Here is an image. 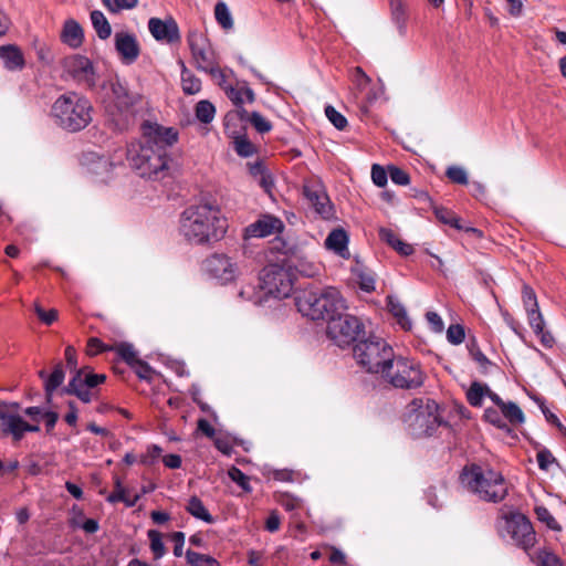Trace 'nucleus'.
Returning <instances> with one entry per match:
<instances>
[{
  "instance_id": "1",
  "label": "nucleus",
  "mask_w": 566,
  "mask_h": 566,
  "mask_svg": "<svg viewBox=\"0 0 566 566\" xmlns=\"http://www.w3.org/2000/svg\"><path fill=\"white\" fill-rule=\"evenodd\" d=\"M178 142V132L157 123L144 122L142 138L127 148V160L143 178L160 179L167 175L169 148Z\"/></svg>"
},
{
  "instance_id": "2",
  "label": "nucleus",
  "mask_w": 566,
  "mask_h": 566,
  "mask_svg": "<svg viewBox=\"0 0 566 566\" xmlns=\"http://www.w3.org/2000/svg\"><path fill=\"white\" fill-rule=\"evenodd\" d=\"M179 231L193 244L220 240L227 231V220L218 207L209 203L192 205L180 214Z\"/></svg>"
},
{
  "instance_id": "3",
  "label": "nucleus",
  "mask_w": 566,
  "mask_h": 566,
  "mask_svg": "<svg viewBox=\"0 0 566 566\" xmlns=\"http://www.w3.org/2000/svg\"><path fill=\"white\" fill-rule=\"evenodd\" d=\"M462 485L481 501L500 503L507 496V485L503 474L490 467L465 465L460 474Z\"/></svg>"
},
{
  "instance_id": "4",
  "label": "nucleus",
  "mask_w": 566,
  "mask_h": 566,
  "mask_svg": "<svg viewBox=\"0 0 566 566\" xmlns=\"http://www.w3.org/2000/svg\"><path fill=\"white\" fill-rule=\"evenodd\" d=\"M92 113L93 106L88 98L67 92L55 99L50 115L57 127L69 133H77L91 124Z\"/></svg>"
},
{
  "instance_id": "5",
  "label": "nucleus",
  "mask_w": 566,
  "mask_h": 566,
  "mask_svg": "<svg viewBox=\"0 0 566 566\" xmlns=\"http://www.w3.org/2000/svg\"><path fill=\"white\" fill-rule=\"evenodd\" d=\"M297 311L312 321L329 319L344 307V301L338 290H304L295 296Z\"/></svg>"
},
{
  "instance_id": "6",
  "label": "nucleus",
  "mask_w": 566,
  "mask_h": 566,
  "mask_svg": "<svg viewBox=\"0 0 566 566\" xmlns=\"http://www.w3.org/2000/svg\"><path fill=\"white\" fill-rule=\"evenodd\" d=\"M438 411L439 405L434 400L415 398L406 406L402 419L413 437H430L440 426L446 424Z\"/></svg>"
},
{
  "instance_id": "7",
  "label": "nucleus",
  "mask_w": 566,
  "mask_h": 566,
  "mask_svg": "<svg viewBox=\"0 0 566 566\" xmlns=\"http://www.w3.org/2000/svg\"><path fill=\"white\" fill-rule=\"evenodd\" d=\"M111 90L113 103L107 109L109 120L116 130H127L136 120V107L142 101V95L130 92L118 78L111 82Z\"/></svg>"
},
{
  "instance_id": "8",
  "label": "nucleus",
  "mask_w": 566,
  "mask_h": 566,
  "mask_svg": "<svg viewBox=\"0 0 566 566\" xmlns=\"http://www.w3.org/2000/svg\"><path fill=\"white\" fill-rule=\"evenodd\" d=\"M381 379L394 388L413 390L423 386L426 375L420 365L405 357H395L386 365L380 375Z\"/></svg>"
},
{
  "instance_id": "9",
  "label": "nucleus",
  "mask_w": 566,
  "mask_h": 566,
  "mask_svg": "<svg viewBox=\"0 0 566 566\" xmlns=\"http://www.w3.org/2000/svg\"><path fill=\"white\" fill-rule=\"evenodd\" d=\"M353 352L359 366L367 373L378 375H381L394 354L386 340L376 336L360 339L354 345Z\"/></svg>"
},
{
  "instance_id": "10",
  "label": "nucleus",
  "mask_w": 566,
  "mask_h": 566,
  "mask_svg": "<svg viewBox=\"0 0 566 566\" xmlns=\"http://www.w3.org/2000/svg\"><path fill=\"white\" fill-rule=\"evenodd\" d=\"M326 334L335 345L344 348L359 342L365 335V325L358 317L338 311L327 323Z\"/></svg>"
},
{
  "instance_id": "11",
  "label": "nucleus",
  "mask_w": 566,
  "mask_h": 566,
  "mask_svg": "<svg viewBox=\"0 0 566 566\" xmlns=\"http://www.w3.org/2000/svg\"><path fill=\"white\" fill-rule=\"evenodd\" d=\"M294 286L291 266L269 264L260 273V287L265 294L282 300L289 297Z\"/></svg>"
},
{
  "instance_id": "12",
  "label": "nucleus",
  "mask_w": 566,
  "mask_h": 566,
  "mask_svg": "<svg viewBox=\"0 0 566 566\" xmlns=\"http://www.w3.org/2000/svg\"><path fill=\"white\" fill-rule=\"evenodd\" d=\"M105 381V374H95L92 367L83 366L75 370L69 384L62 388V394L75 396L82 402L88 403L95 397V388Z\"/></svg>"
},
{
  "instance_id": "13",
  "label": "nucleus",
  "mask_w": 566,
  "mask_h": 566,
  "mask_svg": "<svg viewBox=\"0 0 566 566\" xmlns=\"http://www.w3.org/2000/svg\"><path fill=\"white\" fill-rule=\"evenodd\" d=\"M65 72L78 85L92 90L96 85L97 75L93 62L81 54H73L64 59Z\"/></svg>"
},
{
  "instance_id": "14",
  "label": "nucleus",
  "mask_w": 566,
  "mask_h": 566,
  "mask_svg": "<svg viewBox=\"0 0 566 566\" xmlns=\"http://www.w3.org/2000/svg\"><path fill=\"white\" fill-rule=\"evenodd\" d=\"M193 62L199 71L207 72L218 63L217 55L208 39L199 31L192 30L187 36Z\"/></svg>"
},
{
  "instance_id": "15",
  "label": "nucleus",
  "mask_w": 566,
  "mask_h": 566,
  "mask_svg": "<svg viewBox=\"0 0 566 566\" xmlns=\"http://www.w3.org/2000/svg\"><path fill=\"white\" fill-rule=\"evenodd\" d=\"M507 532L514 543L525 552L536 543V534L531 521L523 514H514L506 521Z\"/></svg>"
},
{
  "instance_id": "16",
  "label": "nucleus",
  "mask_w": 566,
  "mask_h": 566,
  "mask_svg": "<svg viewBox=\"0 0 566 566\" xmlns=\"http://www.w3.org/2000/svg\"><path fill=\"white\" fill-rule=\"evenodd\" d=\"M205 269L211 276L226 284L235 279L238 265L231 259L221 253H214L205 261Z\"/></svg>"
},
{
  "instance_id": "17",
  "label": "nucleus",
  "mask_w": 566,
  "mask_h": 566,
  "mask_svg": "<svg viewBox=\"0 0 566 566\" xmlns=\"http://www.w3.org/2000/svg\"><path fill=\"white\" fill-rule=\"evenodd\" d=\"M114 44L120 61L130 65L138 59L140 54V46L137 42L136 35L129 32H116L114 35Z\"/></svg>"
},
{
  "instance_id": "18",
  "label": "nucleus",
  "mask_w": 566,
  "mask_h": 566,
  "mask_svg": "<svg viewBox=\"0 0 566 566\" xmlns=\"http://www.w3.org/2000/svg\"><path fill=\"white\" fill-rule=\"evenodd\" d=\"M284 230V223L281 219L264 214L244 229V238H265L274 233H281Z\"/></svg>"
},
{
  "instance_id": "19",
  "label": "nucleus",
  "mask_w": 566,
  "mask_h": 566,
  "mask_svg": "<svg viewBox=\"0 0 566 566\" xmlns=\"http://www.w3.org/2000/svg\"><path fill=\"white\" fill-rule=\"evenodd\" d=\"M148 29L157 41H164L167 43H176L180 41L179 28L172 18L167 20L150 18L148 21Z\"/></svg>"
},
{
  "instance_id": "20",
  "label": "nucleus",
  "mask_w": 566,
  "mask_h": 566,
  "mask_svg": "<svg viewBox=\"0 0 566 566\" xmlns=\"http://www.w3.org/2000/svg\"><path fill=\"white\" fill-rule=\"evenodd\" d=\"M240 119L241 122H249L254 129L260 134L269 133L272 129V124L264 118L259 112L249 113L245 108L229 112L224 117V126L230 134V123Z\"/></svg>"
},
{
  "instance_id": "21",
  "label": "nucleus",
  "mask_w": 566,
  "mask_h": 566,
  "mask_svg": "<svg viewBox=\"0 0 566 566\" xmlns=\"http://www.w3.org/2000/svg\"><path fill=\"white\" fill-rule=\"evenodd\" d=\"M304 196L314 207L315 211L324 219L333 216V205L329 197L321 186H305Z\"/></svg>"
},
{
  "instance_id": "22",
  "label": "nucleus",
  "mask_w": 566,
  "mask_h": 566,
  "mask_svg": "<svg viewBox=\"0 0 566 566\" xmlns=\"http://www.w3.org/2000/svg\"><path fill=\"white\" fill-rule=\"evenodd\" d=\"M348 233L343 228L333 229L325 239V248L340 258L348 259Z\"/></svg>"
},
{
  "instance_id": "23",
  "label": "nucleus",
  "mask_w": 566,
  "mask_h": 566,
  "mask_svg": "<svg viewBox=\"0 0 566 566\" xmlns=\"http://www.w3.org/2000/svg\"><path fill=\"white\" fill-rule=\"evenodd\" d=\"M39 377L44 380V392L46 401L52 400L54 391L63 384L65 371L61 361H59L50 375L44 369L39 371Z\"/></svg>"
},
{
  "instance_id": "24",
  "label": "nucleus",
  "mask_w": 566,
  "mask_h": 566,
  "mask_svg": "<svg viewBox=\"0 0 566 566\" xmlns=\"http://www.w3.org/2000/svg\"><path fill=\"white\" fill-rule=\"evenodd\" d=\"M0 59L8 71H21L25 66V60L21 49L14 44L0 46Z\"/></svg>"
},
{
  "instance_id": "25",
  "label": "nucleus",
  "mask_w": 566,
  "mask_h": 566,
  "mask_svg": "<svg viewBox=\"0 0 566 566\" xmlns=\"http://www.w3.org/2000/svg\"><path fill=\"white\" fill-rule=\"evenodd\" d=\"M84 32L81 24L74 19L64 22L61 31V41L72 49H77L83 44Z\"/></svg>"
},
{
  "instance_id": "26",
  "label": "nucleus",
  "mask_w": 566,
  "mask_h": 566,
  "mask_svg": "<svg viewBox=\"0 0 566 566\" xmlns=\"http://www.w3.org/2000/svg\"><path fill=\"white\" fill-rule=\"evenodd\" d=\"M379 238L403 256L413 253L412 245L401 241L391 229L380 228Z\"/></svg>"
},
{
  "instance_id": "27",
  "label": "nucleus",
  "mask_w": 566,
  "mask_h": 566,
  "mask_svg": "<svg viewBox=\"0 0 566 566\" xmlns=\"http://www.w3.org/2000/svg\"><path fill=\"white\" fill-rule=\"evenodd\" d=\"M139 495L136 494L133 497L127 495L126 489L123 486L122 481L118 476H115L114 481V491L106 497V501L115 504L117 502H123L127 507H133L139 500Z\"/></svg>"
},
{
  "instance_id": "28",
  "label": "nucleus",
  "mask_w": 566,
  "mask_h": 566,
  "mask_svg": "<svg viewBox=\"0 0 566 566\" xmlns=\"http://www.w3.org/2000/svg\"><path fill=\"white\" fill-rule=\"evenodd\" d=\"M186 511L197 520H201L208 524L214 523V517L209 513L201 499L192 495L186 505Z\"/></svg>"
},
{
  "instance_id": "29",
  "label": "nucleus",
  "mask_w": 566,
  "mask_h": 566,
  "mask_svg": "<svg viewBox=\"0 0 566 566\" xmlns=\"http://www.w3.org/2000/svg\"><path fill=\"white\" fill-rule=\"evenodd\" d=\"M181 66V87L186 95H195L201 91V81L190 70L187 69L184 61H179Z\"/></svg>"
},
{
  "instance_id": "30",
  "label": "nucleus",
  "mask_w": 566,
  "mask_h": 566,
  "mask_svg": "<svg viewBox=\"0 0 566 566\" xmlns=\"http://www.w3.org/2000/svg\"><path fill=\"white\" fill-rule=\"evenodd\" d=\"M91 22L101 40H106L111 36L112 27L102 11L93 10L91 12Z\"/></svg>"
},
{
  "instance_id": "31",
  "label": "nucleus",
  "mask_w": 566,
  "mask_h": 566,
  "mask_svg": "<svg viewBox=\"0 0 566 566\" xmlns=\"http://www.w3.org/2000/svg\"><path fill=\"white\" fill-rule=\"evenodd\" d=\"M387 306L389 312L397 318L398 324L405 329H410L411 323L408 319L405 306L394 296H387Z\"/></svg>"
},
{
  "instance_id": "32",
  "label": "nucleus",
  "mask_w": 566,
  "mask_h": 566,
  "mask_svg": "<svg viewBox=\"0 0 566 566\" xmlns=\"http://www.w3.org/2000/svg\"><path fill=\"white\" fill-rule=\"evenodd\" d=\"M433 209V213L436 218L443 224H448L457 230H462L463 227L460 223V218L450 209L436 206L434 203L431 206Z\"/></svg>"
},
{
  "instance_id": "33",
  "label": "nucleus",
  "mask_w": 566,
  "mask_h": 566,
  "mask_svg": "<svg viewBox=\"0 0 566 566\" xmlns=\"http://www.w3.org/2000/svg\"><path fill=\"white\" fill-rule=\"evenodd\" d=\"M391 19L397 25L399 33L406 32L407 11L402 0H390Z\"/></svg>"
},
{
  "instance_id": "34",
  "label": "nucleus",
  "mask_w": 566,
  "mask_h": 566,
  "mask_svg": "<svg viewBox=\"0 0 566 566\" xmlns=\"http://www.w3.org/2000/svg\"><path fill=\"white\" fill-rule=\"evenodd\" d=\"M489 391L488 385L473 381L467 391V400L472 407H481L483 398Z\"/></svg>"
},
{
  "instance_id": "35",
  "label": "nucleus",
  "mask_w": 566,
  "mask_h": 566,
  "mask_svg": "<svg viewBox=\"0 0 566 566\" xmlns=\"http://www.w3.org/2000/svg\"><path fill=\"white\" fill-rule=\"evenodd\" d=\"M186 560L189 566H221L214 557L191 549L186 552Z\"/></svg>"
},
{
  "instance_id": "36",
  "label": "nucleus",
  "mask_w": 566,
  "mask_h": 566,
  "mask_svg": "<svg viewBox=\"0 0 566 566\" xmlns=\"http://www.w3.org/2000/svg\"><path fill=\"white\" fill-rule=\"evenodd\" d=\"M195 114L199 122L209 124L214 118L216 107L211 102L202 99L197 103Z\"/></svg>"
},
{
  "instance_id": "37",
  "label": "nucleus",
  "mask_w": 566,
  "mask_h": 566,
  "mask_svg": "<svg viewBox=\"0 0 566 566\" xmlns=\"http://www.w3.org/2000/svg\"><path fill=\"white\" fill-rule=\"evenodd\" d=\"M233 145L240 157L248 158L256 153V147L244 135L234 136Z\"/></svg>"
},
{
  "instance_id": "38",
  "label": "nucleus",
  "mask_w": 566,
  "mask_h": 566,
  "mask_svg": "<svg viewBox=\"0 0 566 566\" xmlns=\"http://www.w3.org/2000/svg\"><path fill=\"white\" fill-rule=\"evenodd\" d=\"M500 410L512 424H520L525 420L522 409L515 402H506Z\"/></svg>"
},
{
  "instance_id": "39",
  "label": "nucleus",
  "mask_w": 566,
  "mask_h": 566,
  "mask_svg": "<svg viewBox=\"0 0 566 566\" xmlns=\"http://www.w3.org/2000/svg\"><path fill=\"white\" fill-rule=\"evenodd\" d=\"M354 273L357 277V283L360 287V290L367 292V293H370L373 291H375V276H374V273L366 270V269H360V268H357L354 270Z\"/></svg>"
},
{
  "instance_id": "40",
  "label": "nucleus",
  "mask_w": 566,
  "mask_h": 566,
  "mask_svg": "<svg viewBox=\"0 0 566 566\" xmlns=\"http://www.w3.org/2000/svg\"><path fill=\"white\" fill-rule=\"evenodd\" d=\"M148 538L150 541V551L155 559H160L166 554V547L163 542L161 533L157 530H149Z\"/></svg>"
},
{
  "instance_id": "41",
  "label": "nucleus",
  "mask_w": 566,
  "mask_h": 566,
  "mask_svg": "<svg viewBox=\"0 0 566 566\" xmlns=\"http://www.w3.org/2000/svg\"><path fill=\"white\" fill-rule=\"evenodd\" d=\"M214 17L217 22L226 30L233 28V19L227 4L222 1L218 2L214 7Z\"/></svg>"
},
{
  "instance_id": "42",
  "label": "nucleus",
  "mask_w": 566,
  "mask_h": 566,
  "mask_svg": "<svg viewBox=\"0 0 566 566\" xmlns=\"http://www.w3.org/2000/svg\"><path fill=\"white\" fill-rule=\"evenodd\" d=\"M535 515L537 520L544 523L549 530L559 532L562 531V526L555 520V517L551 514L547 507L543 505L535 506L534 509Z\"/></svg>"
},
{
  "instance_id": "43",
  "label": "nucleus",
  "mask_w": 566,
  "mask_h": 566,
  "mask_svg": "<svg viewBox=\"0 0 566 566\" xmlns=\"http://www.w3.org/2000/svg\"><path fill=\"white\" fill-rule=\"evenodd\" d=\"M103 6L111 13H118L123 10H132L137 7L138 0H101Z\"/></svg>"
},
{
  "instance_id": "44",
  "label": "nucleus",
  "mask_w": 566,
  "mask_h": 566,
  "mask_svg": "<svg viewBox=\"0 0 566 566\" xmlns=\"http://www.w3.org/2000/svg\"><path fill=\"white\" fill-rule=\"evenodd\" d=\"M113 350H115L117 355L129 366L136 364V360L138 359L134 346L129 343H120L113 347Z\"/></svg>"
},
{
  "instance_id": "45",
  "label": "nucleus",
  "mask_w": 566,
  "mask_h": 566,
  "mask_svg": "<svg viewBox=\"0 0 566 566\" xmlns=\"http://www.w3.org/2000/svg\"><path fill=\"white\" fill-rule=\"evenodd\" d=\"M468 350L473 360H475L481 367L485 368L491 365L489 358L482 353L475 337H471L468 342Z\"/></svg>"
},
{
  "instance_id": "46",
  "label": "nucleus",
  "mask_w": 566,
  "mask_h": 566,
  "mask_svg": "<svg viewBox=\"0 0 566 566\" xmlns=\"http://www.w3.org/2000/svg\"><path fill=\"white\" fill-rule=\"evenodd\" d=\"M446 176L453 184L463 186L469 184L468 174L465 169L460 166L448 167L446 170Z\"/></svg>"
},
{
  "instance_id": "47",
  "label": "nucleus",
  "mask_w": 566,
  "mask_h": 566,
  "mask_svg": "<svg viewBox=\"0 0 566 566\" xmlns=\"http://www.w3.org/2000/svg\"><path fill=\"white\" fill-rule=\"evenodd\" d=\"M229 478L235 482L243 491L251 492L250 478L239 468L231 467L228 471Z\"/></svg>"
},
{
  "instance_id": "48",
  "label": "nucleus",
  "mask_w": 566,
  "mask_h": 566,
  "mask_svg": "<svg viewBox=\"0 0 566 566\" xmlns=\"http://www.w3.org/2000/svg\"><path fill=\"white\" fill-rule=\"evenodd\" d=\"M295 270L303 276L313 277L318 274L319 266L305 259H298L294 264Z\"/></svg>"
},
{
  "instance_id": "49",
  "label": "nucleus",
  "mask_w": 566,
  "mask_h": 566,
  "mask_svg": "<svg viewBox=\"0 0 566 566\" xmlns=\"http://www.w3.org/2000/svg\"><path fill=\"white\" fill-rule=\"evenodd\" d=\"M538 566H563L562 559L546 548L537 552Z\"/></svg>"
},
{
  "instance_id": "50",
  "label": "nucleus",
  "mask_w": 566,
  "mask_h": 566,
  "mask_svg": "<svg viewBox=\"0 0 566 566\" xmlns=\"http://www.w3.org/2000/svg\"><path fill=\"white\" fill-rule=\"evenodd\" d=\"M325 115L337 129L343 130L346 128L348 124L346 117L336 111L332 105H327L325 107Z\"/></svg>"
},
{
  "instance_id": "51",
  "label": "nucleus",
  "mask_w": 566,
  "mask_h": 566,
  "mask_svg": "<svg viewBox=\"0 0 566 566\" xmlns=\"http://www.w3.org/2000/svg\"><path fill=\"white\" fill-rule=\"evenodd\" d=\"M522 300L526 312L532 311L533 308H539L536 294L534 290L527 284L523 285Z\"/></svg>"
},
{
  "instance_id": "52",
  "label": "nucleus",
  "mask_w": 566,
  "mask_h": 566,
  "mask_svg": "<svg viewBox=\"0 0 566 566\" xmlns=\"http://www.w3.org/2000/svg\"><path fill=\"white\" fill-rule=\"evenodd\" d=\"M276 502L286 511H294L301 507V500L290 493H279Z\"/></svg>"
},
{
  "instance_id": "53",
  "label": "nucleus",
  "mask_w": 566,
  "mask_h": 566,
  "mask_svg": "<svg viewBox=\"0 0 566 566\" xmlns=\"http://www.w3.org/2000/svg\"><path fill=\"white\" fill-rule=\"evenodd\" d=\"M388 174L391 179V181L399 186H406L410 182V176L409 174L394 165L388 166Z\"/></svg>"
},
{
  "instance_id": "54",
  "label": "nucleus",
  "mask_w": 566,
  "mask_h": 566,
  "mask_svg": "<svg viewBox=\"0 0 566 566\" xmlns=\"http://www.w3.org/2000/svg\"><path fill=\"white\" fill-rule=\"evenodd\" d=\"M448 342L452 345H460L465 338V331L461 324H452L447 329Z\"/></svg>"
},
{
  "instance_id": "55",
  "label": "nucleus",
  "mask_w": 566,
  "mask_h": 566,
  "mask_svg": "<svg viewBox=\"0 0 566 566\" xmlns=\"http://www.w3.org/2000/svg\"><path fill=\"white\" fill-rule=\"evenodd\" d=\"M526 314L528 324L533 329L534 334L541 333L542 328L545 327V322L539 308H533L532 311L526 312Z\"/></svg>"
},
{
  "instance_id": "56",
  "label": "nucleus",
  "mask_w": 566,
  "mask_h": 566,
  "mask_svg": "<svg viewBox=\"0 0 566 566\" xmlns=\"http://www.w3.org/2000/svg\"><path fill=\"white\" fill-rule=\"evenodd\" d=\"M483 417H484L485 421H488L489 423L495 426L499 429L507 428L505 421L503 420L502 412L496 410V409L488 408L484 411V416Z\"/></svg>"
},
{
  "instance_id": "57",
  "label": "nucleus",
  "mask_w": 566,
  "mask_h": 566,
  "mask_svg": "<svg viewBox=\"0 0 566 566\" xmlns=\"http://www.w3.org/2000/svg\"><path fill=\"white\" fill-rule=\"evenodd\" d=\"M107 350H113V347H108L97 337L88 338L87 345H86L87 355L95 356L97 354H101V353H104Z\"/></svg>"
},
{
  "instance_id": "58",
  "label": "nucleus",
  "mask_w": 566,
  "mask_h": 566,
  "mask_svg": "<svg viewBox=\"0 0 566 566\" xmlns=\"http://www.w3.org/2000/svg\"><path fill=\"white\" fill-rule=\"evenodd\" d=\"M388 171L381 166L374 164L371 167V179L377 187H385L388 181Z\"/></svg>"
},
{
  "instance_id": "59",
  "label": "nucleus",
  "mask_w": 566,
  "mask_h": 566,
  "mask_svg": "<svg viewBox=\"0 0 566 566\" xmlns=\"http://www.w3.org/2000/svg\"><path fill=\"white\" fill-rule=\"evenodd\" d=\"M34 311L39 319L45 325H51L57 319L59 312L54 308L45 311L39 304L34 305Z\"/></svg>"
},
{
  "instance_id": "60",
  "label": "nucleus",
  "mask_w": 566,
  "mask_h": 566,
  "mask_svg": "<svg viewBox=\"0 0 566 566\" xmlns=\"http://www.w3.org/2000/svg\"><path fill=\"white\" fill-rule=\"evenodd\" d=\"M224 92H226L228 98L238 107V109L243 108L242 105L244 103V98H243L242 86L233 87V86L229 85V87H224Z\"/></svg>"
},
{
  "instance_id": "61",
  "label": "nucleus",
  "mask_w": 566,
  "mask_h": 566,
  "mask_svg": "<svg viewBox=\"0 0 566 566\" xmlns=\"http://www.w3.org/2000/svg\"><path fill=\"white\" fill-rule=\"evenodd\" d=\"M538 468L543 471H547L549 465L556 461L554 455L548 449H542L536 455Z\"/></svg>"
},
{
  "instance_id": "62",
  "label": "nucleus",
  "mask_w": 566,
  "mask_h": 566,
  "mask_svg": "<svg viewBox=\"0 0 566 566\" xmlns=\"http://www.w3.org/2000/svg\"><path fill=\"white\" fill-rule=\"evenodd\" d=\"M130 367L134 368L140 379L149 380L151 378L153 369L146 361L138 358L136 364H133Z\"/></svg>"
},
{
  "instance_id": "63",
  "label": "nucleus",
  "mask_w": 566,
  "mask_h": 566,
  "mask_svg": "<svg viewBox=\"0 0 566 566\" xmlns=\"http://www.w3.org/2000/svg\"><path fill=\"white\" fill-rule=\"evenodd\" d=\"M163 449L157 444L147 448V453L142 457L140 462L145 465H151L161 455Z\"/></svg>"
},
{
  "instance_id": "64",
  "label": "nucleus",
  "mask_w": 566,
  "mask_h": 566,
  "mask_svg": "<svg viewBox=\"0 0 566 566\" xmlns=\"http://www.w3.org/2000/svg\"><path fill=\"white\" fill-rule=\"evenodd\" d=\"M206 73L210 74L211 77L217 82V84L224 90V87H228L226 85L227 83V75L226 73L220 69L219 63L213 65L211 69H209Z\"/></svg>"
}]
</instances>
